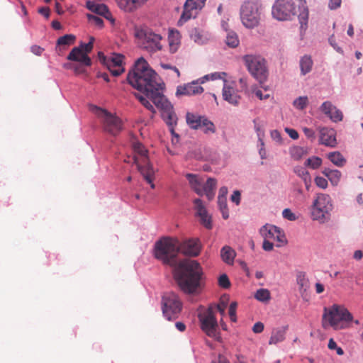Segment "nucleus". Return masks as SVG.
Segmentation results:
<instances>
[{
    "label": "nucleus",
    "instance_id": "obj_1",
    "mask_svg": "<svg viewBox=\"0 0 363 363\" xmlns=\"http://www.w3.org/2000/svg\"><path fill=\"white\" fill-rule=\"evenodd\" d=\"M179 241L177 238H163L156 242L154 255L164 264L173 267L174 277L180 289L187 294H198L203 287V273L196 260L184 259L177 262Z\"/></svg>",
    "mask_w": 363,
    "mask_h": 363
},
{
    "label": "nucleus",
    "instance_id": "obj_2",
    "mask_svg": "<svg viewBox=\"0 0 363 363\" xmlns=\"http://www.w3.org/2000/svg\"><path fill=\"white\" fill-rule=\"evenodd\" d=\"M128 83L145 94L157 106L167 99L162 94L164 84L143 57L138 59L127 76Z\"/></svg>",
    "mask_w": 363,
    "mask_h": 363
},
{
    "label": "nucleus",
    "instance_id": "obj_3",
    "mask_svg": "<svg viewBox=\"0 0 363 363\" xmlns=\"http://www.w3.org/2000/svg\"><path fill=\"white\" fill-rule=\"evenodd\" d=\"M352 320V314L343 306L333 304L330 308H324L323 314L324 328L330 325L334 330H341L345 328L344 322L349 323Z\"/></svg>",
    "mask_w": 363,
    "mask_h": 363
},
{
    "label": "nucleus",
    "instance_id": "obj_4",
    "mask_svg": "<svg viewBox=\"0 0 363 363\" xmlns=\"http://www.w3.org/2000/svg\"><path fill=\"white\" fill-rule=\"evenodd\" d=\"M133 147L135 152L134 162L136 164L138 171L147 183L150 185V187L155 189V186L153 183L155 170L150 164L147 150L143 144L138 142L134 143Z\"/></svg>",
    "mask_w": 363,
    "mask_h": 363
},
{
    "label": "nucleus",
    "instance_id": "obj_5",
    "mask_svg": "<svg viewBox=\"0 0 363 363\" xmlns=\"http://www.w3.org/2000/svg\"><path fill=\"white\" fill-rule=\"evenodd\" d=\"M93 111L99 118L104 132L113 136L120 133L123 129V123L118 116L97 106H94Z\"/></svg>",
    "mask_w": 363,
    "mask_h": 363
},
{
    "label": "nucleus",
    "instance_id": "obj_6",
    "mask_svg": "<svg viewBox=\"0 0 363 363\" xmlns=\"http://www.w3.org/2000/svg\"><path fill=\"white\" fill-rule=\"evenodd\" d=\"M186 177L189 181L191 188L199 196L205 194L208 200L213 199L215 195V189L217 182L215 179L208 178L206 182L198 174H186Z\"/></svg>",
    "mask_w": 363,
    "mask_h": 363
},
{
    "label": "nucleus",
    "instance_id": "obj_7",
    "mask_svg": "<svg viewBox=\"0 0 363 363\" xmlns=\"http://www.w3.org/2000/svg\"><path fill=\"white\" fill-rule=\"evenodd\" d=\"M162 311L168 320H176L182 310V302L178 295L173 292L164 294L162 297Z\"/></svg>",
    "mask_w": 363,
    "mask_h": 363
},
{
    "label": "nucleus",
    "instance_id": "obj_8",
    "mask_svg": "<svg viewBox=\"0 0 363 363\" xmlns=\"http://www.w3.org/2000/svg\"><path fill=\"white\" fill-rule=\"evenodd\" d=\"M251 76H252L264 90L267 87L264 85L269 76V70L265 59L260 55H251Z\"/></svg>",
    "mask_w": 363,
    "mask_h": 363
},
{
    "label": "nucleus",
    "instance_id": "obj_9",
    "mask_svg": "<svg viewBox=\"0 0 363 363\" xmlns=\"http://www.w3.org/2000/svg\"><path fill=\"white\" fill-rule=\"evenodd\" d=\"M296 6L292 0H276L272 9V16L278 21H288L296 15Z\"/></svg>",
    "mask_w": 363,
    "mask_h": 363
},
{
    "label": "nucleus",
    "instance_id": "obj_10",
    "mask_svg": "<svg viewBox=\"0 0 363 363\" xmlns=\"http://www.w3.org/2000/svg\"><path fill=\"white\" fill-rule=\"evenodd\" d=\"M333 205L329 195L319 194L313 202L312 216L314 220H322L332 210Z\"/></svg>",
    "mask_w": 363,
    "mask_h": 363
},
{
    "label": "nucleus",
    "instance_id": "obj_11",
    "mask_svg": "<svg viewBox=\"0 0 363 363\" xmlns=\"http://www.w3.org/2000/svg\"><path fill=\"white\" fill-rule=\"evenodd\" d=\"M202 330L209 337H216L218 323L213 310L208 308L199 316Z\"/></svg>",
    "mask_w": 363,
    "mask_h": 363
},
{
    "label": "nucleus",
    "instance_id": "obj_12",
    "mask_svg": "<svg viewBox=\"0 0 363 363\" xmlns=\"http://www.w3.org/2000/svg\"><path fill=\"white\" fill-rule=\"evenodd\" d=\"M156 107L160 110L162 117L169 127L171 134L178 138L179 135L174 131V125L177 124V117L174 111L173 106L167 100Z\"/></svg>",
    "mask_w": 363,
    "mask_h": 363
},
{
    "label": "nucleus",
    "instance_id": "obj_13",
    "mask_svg": "<svg viewBox=\"0 0 363 363\" xmlns=\"http://www.w3.org/2000/svg\"><path fill=\"white\" fill-rule=\"evenodd\" d=\"M162 38L160 34L147 30L142 38L141 47L150 53H155L162 49Z\"/></svg>",
    "mask_w": 363,
    "mask_h": 363
},
{
    "label": "nucleus",
    "instance_id": "obj_14",
    "mask_svg": "<svg viewBox=\"0 0 363 363\" xmlns=\"http://www.w3.org/2000/svg\"><path fill=\"white\" fill-rule=\"evenodd\" d=\"M203 82L204 80L201 79L182 86H179L177 88L176 95L192 96L200 94L203 91V88L200 84Z\"/></svg>",
    "mask_w": 363,
    "mask_h": 363
},
{
    "label": "nucleus",
    "instance_id": "obj_15",
    "mask_svg": "<svg viewBox=\"0 0 363 363\" xmlns=\"http://www.w3.org/2000/svg\"><path fill=\"white\" fill-rule=\"evenodd\" d=\"M206 0H186L184 5V11L179 19V22H186L192 16V11L201 9L206 4Z\"/></svg>",
    "mask_w": 363,
    "mask_h": 363
},
{
    "label": "nucleus",
    "instance_id": "obj_16",
    "mask_svg": "<svg viewBox=\"0 0 363 363\" xmlns=\"http://www.w3.org/2000/svg\"><path fill=\"white\" fill-rule=\"evenodd\" d=\"M320 111L335 123L340 122L343 118L342 111L335 106L330 101H325L320 107Z\"/></svg>",
    "mask_w": 363,
    "mask_h": 363
},
{
    "label": "nucleus",
    "instance_id": "obj_17",
    "mask_svg": "<svg viewBox=\"0 0 363 363\" xmlns=\"http://www.w3.org/2000/svg\"><path fill=\"white\" fill-rule=\"evenodd\" d=\"M124 56L121 54H113L107 62V67L113 76L121 75L125 70L123 62Z\"/></svg>",
    "mask_w": 363,
    "mask_h": 363
},
{
    "label": "nucleus",
    "instance_id": "obj_18",
    "mask_svg": "<svg viewBox=\"0 0 363 363\" xmlns=\"http://www.w3.org/2000/svg\"><path fill=\"white\" fill-rule=\"evenodd\" d=\"M196 215L200 218L201 223L208 229L212 228L211 218L208 214L206 207L200 199L194 201Z\"/></svg>",
    "mask_w": 363,
    "mask_h": 363
},
{
    "label": "nucleus",
    "instance_id": "obj_19",
    "mask_svg": "<svg viewBox=\"0 0 363 363\" xmlns=\"http://www.w3.org/2000/svg\"><path fill=\"white\" fill-rule=\"evenodd\" d=\"M264 16V6L260 0H251V29L259 25Z\"/></svg>",
    "mask_w": 363,
    "mask_h": 363
},
{
    "label": "nucleus",
    "instance_id": "obj_20",
    "mask_svg": "<svg viewBox=\"0 0 363 363\" xmlns=\"http://www.w3.org/2000/svg\"><path fill=\"white\" fill-rule=\"evenodd\" d=\"M200 250L199 241L196 240H189L182 245L179 243V252L184 255L196 257L199 255Z\"/></svg>",
    "mask_w": 363,
    "mask_h": 363
},
{
    "label": "nucleus",
    "instance_id": "obj_21",
    "mask_svg": "<svg viewBox=\"0 0 363 363\" xmlns=\"http://www.w3.org/2000/svg\"><path fill=\"white\" fill-rule=\"evenodd\" d=\"M320 143L325 146L335 147L336 145L335 132L333 128L326 127L320 128Z\"/></svg>",
    "mask_w": 363,
    "mask_h": 363
},
{
    "label": "nucleus",
    "instance_id": "obj_22",
    "mask_svg": "<svg viewBox=\"0 0 363 363\" xmlns=\"http://www.w3.org/2000/svg\"><path fill=\"white\" fill-rule=\"evenodd\" d=\"M67 59L71 61L79 62L85 66H91L90 57L84 53L81 48L74 47L72 48Z\"/></svg>",
    "mask_w": 363,
    "mask_h": 363
},
{
    "label": "nucleus",
    "instance_id": "obj_23",
    "mask_svg": "<svg viewBox=\"0 0 363 363\" xmlns=\"http://www.w3.org/2000/svg\"><path fill=\"white\" fill-rule=\"evenodd\" d=\"M223 99L233 105H237L240 99L236 90L227 84V81L224 80V85L222 91Z\"/></svg>",
    "mask_w": 363,
    "mask_h": 363
},
{
    "label": "nucleus",
    "instance_id": "obj_24",
    "mask_svg": "<svg viewBox=\"0 0 363 363\" xmlns=\"http://www.w3.org/2000/svg\"><path fill=\"white\" fill-rule=\"evenodd\" d=\"M76 37L72 34H67L60 37L57 40L56 51L59 55H62L69 45L75 43Z\"/></svg>",
    "mask_w": 363,
    "mask_h": 363
},
{
    "label": "nucleus",
    "instance_id": "obj_25",
    "mask_svg": "<svg viewBox=\"0 0 363 363\" xmlns=\"http://www.w3.org/2000/svg\"><path fill=\"white\" fill-rule=\"evenodd\" d=\"M313 66V61L311 56L309 55H304L301 57L299 60V67L301 71V76H305L312 71Z\"/></svg>",
    "mask_w": 363,
    "mask_h": 363
},
{
    "label": "nucleus",
    "instance_id": "obj_26",
    "mask_svg": "<svg viewBox=\"0 0 363 363\" xmlns=\"http://www.w3.org/2000/svg\"><path fill=\"white\" fill-rule=\"evenodd\" d=\"M301 1V6L303 7L302 10H301L298 18L300 23V29L301 30H306L307 28L308 25V9L306 6V0H300Z\"/></svg>",
    "mask_w": 363,
    "mask_h": 363
},
{
    "label": "nucleus",
    "instance_id": "obj_27",
    "mask_svg": "<svg viewBox=\"0 0 363 363\" xmlns=\"http://www.w3.org/2000/svg\"><path fill=\"white\" fill-rule=\"evenodd\" d=\"M168 41L170 52H176L180 45V33L177 30H170L168 35Z\"/></svg>",
    "mask_w": 363,
    "mask_h": 363
},
{
    "label": "nucleus",
    "instance_id": "obj_28",
    "mask_svg": "<svg viewBox=\"0 0 363 363\" xmlns=\"http://www.w3.org/2000/svg\"><path fill=\"white\" fill-rule=\"evenodd\" d=\"M236 253L230 246L225 245L220 250V257L222 260L227 264L231 265L234 262Z\"/></svg>",
    "mask_w": 363,
    "mask_h": 363
},
{
    "label": "nucleus",
    "instance_id": "obj_29",
    "mask_svg": "<svg viewBox=\"0 0 363 363\" xmlns=\"http://www.w3.org/2000/svg\"><path fill=\"white\" fill-rule=\"evenodd\" d=\"M253 123L255 124V129L257 131V136H258V140H259L258 152H259V155L261 159L264 160V159L267 158V152H266V150L264 148V143L263 139H262L264 133H263L262 130L260 129V128L257 126L256 120H254Z\"/></svg>",
    "mask_w": 363,
    "mask_h": 363
},
{
    "label": "nucleus",
    "instance_id": "obj_30",
    "mask_svg": "<svg viewBox=\"0 0 363 363\" xmlns=\"http://www.w3.org/2000/svg\"><path fill=\"white\" fill-rule=\"evenodd\" d=\"M204 116L187 113L186 116V123L192 129L197 130L201 128V121Z\"/></svg>",
    "mask_w": 363,
    "mask_h": 363
},
{
    "label": "nucleus",
    "instance_id": "obj_31",
    "mask_svg": "<svg viewBox=\"0 0 363 363\" xmlns=\"http://www.w3.org/2000/svg\"><path fill=\"white\" fill-rule=\"evenodd\" d=\"M279 227L273 225H265L260 228V234L265 239H275V235L277 234Z\"/></svg>",
    "mask_w": 363,
    "mask_h": 363
},
{
    "label": "nucleus",
    "instance_id": "obj_32",
    "mask_svg": "<svg viewBox=\"0 0 363 363\" xmlns=\"http://www.w3.org/2000/svg\"><path fill=\"white\" fill-rule=\"evenodd\" d=\"M240 19L242 24L246 27H250V3L248 1H245L241 7L240 11Z\"/></svg>",
    "mask_w": 363,
    "mask_h": 363
},
{
    "label": "nucleus",
    "instance_id": "obj_33",
    "mask_svg": "<svg viewBox=\"0 0 363 363\" xmlns=\"http://www.w3.org/2000/svg\"><path fill=\"white\" fill-rule=\"evenodd\" d=\"M286 327L278 328L273 330L269 344H277L284 340Z\"/></svg>",
    "mask_w": 363,
    "mask_h": 363
},
{
    "label": "nucleus",
    "instance_id": "obj_34",
    "mask_svg": "<svg viewBox=\"0 0 363 363\" xmlns=\"http://www.w3.org/2000/svg\"><path fill=\"white\" fill-rule=\"evenodd\" d=\"M86 7L91 11L100 16L104 15L106 12H107V10L108 9L105 4H96L90 1H86Z\"/></svg>",
    "mask_w": 363,
    "mask_h": 363
},
{
    "label": "nucleus",
    "instance_id": "obj_35",
    "mask_svg": "<svg viewBox=\"0 0 363 363\" xmlns=\"http://www.w3.org/2000/svg\"><path fill=\"white\" fill-rule=\"evenodd\" d=\"M328 158L333 164L339 167H343L346 163V160L338 151L328 153Z\"/></svg>",
    "mask_w": 363,
    "mask_h": 363
},
{
    "label": "nucleus",
    "instance_id": "obj_36",
    "mask_svg": "<svg viewBox=\"0 0 363 363\" xmlns=\"http://www.w3.org/2000/svg\"><path fill=\"white\" fill-rule=\"evenodd\" d=\"M118 5L122 9L129 12L140 6L137 0H119Z\"/></svg>",
    "mask_w": 363,
    "mask_h": 363
},
{
    "label": "nucleus",
    "instance_id": "obj_37",
    "mask_svg": "<svg viewBox=\"0 0 363 363\" xmlns=\"http://www.w3.org/2000/svg\"><path fill=\"white\" fill-rule=\"evenodd\" d=\"M206 134L214 133L216 132V128L213 122L209 121L205 116L201 121V128Z\"/></svg>",
    "mask_w": 363,
    "mask_h": 363
},
{
    "label": "nucleus",
    "instance_id": "obj_38",
    "mask_svg": "<svg viewBox=\"0 0 363 363\" xmlns=\"http://www.w3.org/2000/svg\"><path fill=\"white\" fill-rule=\"evenodd\" d=\"M322 164V159L319 157H311L308 158L305 162L304 166L306 167L311 168L313 169H316L320 167Z\"/></svg>",
    "mask_w": 363,
    "mask_h": 363
},
{
    "label": "nucleus",
    "instance_id": "obj_39",
    "mask_svg": "<svg viewBox=\"0 0 363 363\" xmlns=\"http://www.w3.org/2000/svg\"><path fill=\"white\" fill-rule=\"evenodd\" d=\"M297 284L299 286V291L302 294L306 292L308 288V281L306 279L304 273L300 272L296 277Z\"/></svg>",
    "mask_w": 363,
    "mask_h": 363
},
{
    "label": "nucleus",
    "instance_id": "obj_40",
    "mask_svg": "<svg viewBox=\"0 0 363 363\" xmlns=\"http://www.w3.org/2000/svg\"><path fill=\"white\" fill-rule=\"evenodd\" d=\"M218 208L222 213L223 219L226 220L229 218V211L227 205V199H218Z\"/></svg>",
    "mask_w": 363,
    "mask_h": 363
},
{
    "label": "nucleus",
    "instance_id": "obj_41",
    "mask_svg": "<svg viewBox=\"0 0 363 363\" xmlns=\"http://www.w3.org/2000/svg\"><path fill=\"white\" fill-rule=\"evenodd\" d=\"M255 298L261 302H266L270 299V293L268 289H259L255 294Z\"/></svg>",
    "mask_w": 363,
    "mask_h": 363
},
{
    "label": "nucleus",
    "instance_id": "obj_42",
    "mask_svg": "<svg viewBox=\"0 0 363 363\" xmlns=\"http://www.w3.org/2000/svg\"><path fill=\"white\" fill-rule=\"evenodd\" d=\"M306 153L304 147L300 146H294L290 150V154L295 160H300L303 155Z\"/></svg>",
    "mask_w": 363,
    "mask_h": 363
},
{
    "label": "nucleus",
    "instance_id": "obj_43",
    "mask_svg": "<svg viewBox=\"0 0 363 363\" xmlns=\"http://www.w3.org/2000/svg\"><path fill=\"white\" fill-rule=\"evenodd\" d=\"M135 97L139 100V101L149 111H151L152 116L151 118H152L156 113L155 109L154 106L150 103V101L145 97L144 96L141 95L140 94H135Z\"/></svg>",
    "mask_w": 363,
    "mask_h": 363
},
{
    "label": "nucleus",
    "instance_id": "obj_44",
    "mask_svg": "<svg viewBox=\"0 0 363 363\" xmlns=\"http://www.w3.org/2000/svg\"><path fill=\"white\" fill-rule=\"evenodd\" d=\"M229 299V296L226 294L223 295L220 297L219 303L217 305V309L220 313L221 315H223L225 313V311L228 304Z\"/></svg>",
    "mask_w": 363,
    "mask_h": 363
},
{
    "label": "nucleus",
    "instance_id": "obj_45",
    "mask_svg": "<svg viewBox=\"0 0 363 363\" xmlns=\"http://www.w3.org/2000/svg\"><path fill=\"white\" fill-rule=\"evenodd\" d=\"M294 173L298 176L303 181L306 179H308L311 177L309 172L303 167L296 166L294 169Z\"/></svg>",
    "mask_w": 363,
    "mask_h": 363
},
{
    "label": "nucleus",
    "instance_id": "obj_46",
    "mask_svg": "<svg viewBox=\"0 0 363 363\" xmlns=\"http://www.w3.org/2000/svg\"><path fill=\"white\" fill-rule=\"evenodd\" d=\"M226 44L231 48H235L238 45L239 40L235 33L231 32L228 34L226 38Z\"/></svg>",
    "mask_w": 363,
    "mask_h": 363
},
{
    "label": "nucleus",
    "instance_id": "obj_47",
    "mask_svg": "<svg viewBox=\"0 0 363 363\" xmlns=\"http://www.w3.org/2000/svg\"><path fill=\"white\" fill-rule=\"evenodd\" d=\"M294 106L299 109L303 110L308 104V98L307 96H299L294 101Z\"/></svg>",
    "mask_w": 363,
    "mask_h": 363
},
{
    "label": "nucleus",
    "instance_id": "obj_48",
    "mask_svg": "<svg viewBox=\"0 0 363 363\" xmlns=\"http://www.w3.org/2000/svg\"><path fill=\"white\" fill-rule=\"evenodd\" d=\"M342 174L337 169H333L328 179L333 186H337L340 180Z\"/></svg>",
    "mask_w": 363,
    "mask_h": 363
},
{
    "label": "nucleus",
    "instance_id": "obj_49",
    "mask_svg": "<svg viewBox=\"0 0 363 363\" xmlns=\"http://www.w3.org/2000/svg\"><path fill=\"white\" fill-rule=\"evenodd\" d=\"M87 18L90 23H93L99 28H101L104 26V21L100 17L93 14H88Z\"/></svg>",
    "mask_w": 363,
    "mask_h": 363
},
{
    "label": "nucleus",
    "instance_id": "obj_50",
    "mask_svg": "<svg viewBox=\"0 0 363 363\" xmlns=\"http://www.w3.org/2000/svg\"><path fill=\"white\" fill-rule=\"evenodd\" d=\"M226 75H227V74L224 72H214L211 74L206 75L201 79H203L205 81V80H209V79L216 80V79H222L224 81V80H225V77H226Z\"/></svg>",
    "mask_w": 363,
    "mask_h": 363
},
{
    "label": "nucleus",
    "instance_id": "obj_51",
    "mask_svg": "<svg viewBox=\"0 0 363 363\" xmlns=\"http://www.w3.org/2000/svg\"><path fill=\"white\" fill-rule=\"evenodd\" d=\"M274 240L279 242V244L277 245V247H281L286 243L285 235L280 228H278L277 234L275 235V239Z\"/></svg>",
    "mask_w": 363,
    "mask_h": 363
},
{
    "label": "nucleus",
    "instance_id": "obj_52",
    "mask_svg": "<svg viewBox=\"0 0 363 363\" xmlns=\"http://www.w3.org/2000/svg\"><path fill=\"white\" fill-rule=\"evenodd\" d=\"M218 285L223 289H228L230 286V281L228 277L223 274L218 278Z\"/></svg>",
    "mask_w": 363,
    "mask_h": 363
},
{
    "label": "nucleus",
    "instance_id": "obj_53",
    "mask_svg": "<svg viewBox=\"0 0 363 363\" xmlns=\"http://www.w3.org/2000/svg\"><path fill=\"white\" fill-rule=\"evenodd\" d=\"M237 306H238V303L235 301L230 303V306H229L228 313H229L230 318L233 322L236 321Z\"/></svg>",
    "mask_w": 363,
    "mask_h": 363
},
{
    "label": "nucleus",
    "instance_id": "obj_54",
    "mask_svg": "<svg viewBox=\"0 0 363 363\" xmlns=\"http://www.w3.org/2000/svg\"><path fill=\"white\" fill-rule=\"evenodd\" d=\"M328 347L330 350H335L338 355H342L344 354L343 350L337 346L336 342L333 338L329 340Z\"/></svg>",
    "mask_w": 363,
    "mask_h": 363
},
{
    "label": "nucleus",
    "instance_id": "obj_55",
    "mask_svg": "<svg viewBox=\"0 0 363 363\" xmlns=\"http://www.w3.org/2000/svg\"><path fill=\"white\" fill-rule=\"evenodd\" d=\"M282 216L284 218L290 221H294L297 218L296 214L294 213L289 208L284 209V211H282Z\"/></svg>",
    "mask_w": 363,
    "mask_h": 363
},
{
    "label": "nucleus",
    "instance_id": "obj_56",
    "mask_svg": "<svg viewBox=\"0 0 363 363\" xmlns=\"http://www.w3.org/2000/svg\"><path fill=\"white\" fill-rule=\"evenodd\" d=\"M94 38L91 37L88 43H82L79 48H81L84 53L86 55L89 53L93 49V43Z\"/></svg>",
    "mask_w": 363,
    "mask_h": 363
},
{
    "label": "nucleus",
    "instance_id": "obj_57",
    "mask_svg": "<svg viewBox=\"0 0 363 363\" xmlns=\"http://www.w3.org/2000/svg\"><path fill=\"white\" fill-rule=\"evenodd\" d=\"M328 42L334 50L340 54H343V50L337 45L333 35L328 38Z\"/></svg>",
    "mask_w": 363,
    "mask_h": 363
},
{
    "label": "nucleus",
    "instance_id": "obj_58",
    "mask_svg": "<svg viewBox=\"0 0 363 363\" xmlns=\"http://www.w3.org/2000/svg\"><path fill=\"white\" fill-rule=\"evenodd\" d=\"M315 184L321 188L325 189L328 186V181L322 177H316L315 178Z\"/></svg>",
    "mask_w": 363,
    "mask_h": 363
},
{
    "label": "nucleus",
    "instance_id": "obj_59",
    "mask_svg": "<svg viewBox=\"0 0 363 363\" xmlns=\"http://www.w3.org/2000/svg\"><path fill=\"white\" fill-rule=\"evenodd\" d=\"M303 131L307 138L310 139L311 141L315 139V133L313 129L305 127L303 128Z\"/></svg>",
    "mask_w": 363,
    "mask_h": 363
},
{
    "label": "nucleus",
    "instance_id": "obj_60",
    "mask_svg": "<svg viewBox=\"0 0 363 363\" xmlns=\"http://www.w3.org/2000/svg\"><path fill=\"white\" fill-rule=\"evenodd\" d=\"M342 0H329L328 8L330 10H336L340 7Z\"/></svg>",
    "mask_w": 363,
    "mask_h": 363
},
{
    "label": "nucleus",
    "instance_id": "obj_61",
    "mask_svg": "<svg viewBox=\"0 0 363 363\" xmlns=\"http://www.w3.org/2000/svg\"><path fill=\"white\" fill-rule=\"evenodd\" d=\"M285 131L288 133L291 139L296 140L298 138L299 135L295 129L286 128Z\"/></svg>",
    "mask_w": 363,
    "mask_h": 363
},
{
    "label": "nucleus",
    "instance_id": "obj_62",
    "mask_svg": "<svg viewBox=\"0 0 363 363\" xmlns=\"http://www.w3.org/2000/svg\"><path fill=\"white\" fill-rule=\"evenodd\" d=\"M264 324L262 322H257L253 325L252 330L255 333H260L264 330Z\"/></svg>",
    "mask_w": 363,
    "mask_h": 363
},
{
    "label": "nucleus",
    "instance_id": "obj_63",
    "mask_svg": "<svg viewBox=\"0 0 363 363\" xmlns=\"http://www.w3.org/2000/svg\"><path fill=\"white\" fill-rule=\"evenodd\" d=\"M273 247H274V244L271 241H269L268 239L264 238L263 243H262V248L265 251H271L273 249Z\"/></svg>",
    "mask_w": 363,
    "mask_h": 363
},
{
    "label": "nucleus",
    "instance_id": "obj_64",
    "mask_svg": "<svg viewBox=\"0 0 363 363\" xmlns=\"http://www.w3.org/2000/svg\"><path fill=\"white\" fill-rule=\"evenodd\" d=\"M211 363H229V362L224 355L219 354L216 358L212 360Z\"/></svg>",
    "mask_w": 363,
    "mask_h": 363
}]
</instances>
